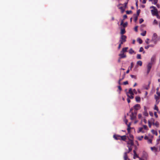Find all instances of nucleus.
<instances>
[{
	"mask_svg": "<svg viewBox=\"0 0 160 160\" xmlns=\"http://www.w3.org/2000/svg\"><path fill=\"white\" fill-rule=\"evenodd\" d=\"M156 60V56L155 55H153L151 58V63L153 64Z\"/></svg>",
	"mask_w": 160,
	"mask_h": 160,
	"instance_id": "f8f14e48",
	"label": "nucleus"
},
{
	"mask_svg": "<svg viewBox=\"0 0 160 160\" xmlns=\"http://www.w3.org/2000/svg\"><path fill=\"white\" fill-rule=\"evenodd\" d=\"M144 139H145V140H148V138L147 136H145L144 137Z\"/></svg>",
	"mask_w": 160,
	"mask_h": 160,
	"instance_id": "69168bd1",
	"label": "nucleus"
},
{
	"mask_svg": "<svg viewBox=\"0 0 160 160\" xmlns=\"http://www.w3.org/2000/svg\"><path fill=\"white\" fill-rule=\"evenodd\" d=\"M146 33V31H145L144 32H143L141 33V35L142 36H145Z\"/></svg>",
	"mask_w": 160,
	"mask_h": 160,
	"instance_id": "2f4dec72",
	"label": "nucleus"
},
{
	"mask_svg": "<svg viewBox=\"0 0 160 160\" xmlns=\"http://www.w3.org/2000/svg\"><path fill=\"white\" fill-rule=\"evenodd\" d=\"M124 78V77H123V78H122V79H120L118 81V84H119V85H120L121 84V81Z\"/></svg>",
	"mask_w": 160,
	"mask_h": 160,
	"instance_id": "58836bf2",
	"label": "nucleus"
},
{
	"mask_svg": "<svg viewBox=\"0 0 160 160\" xmlns=\"http://www.w3.org/2000/svg\"><path fill=\"white\" fill-rule=\"evenodd\" d=\"M150 8H153V9H157L156 8V7L154 6H152L151 7H150Z\"/></svg>",
	"mask_w": 160,
	"mask_h": 160,
	"instance_id": "5fc2aeb1",
	"label": "nucleus"
},
{
	"mask_svg": "<svg viewBox=\"0 0 160 160\" xmlns=\"http://www.w3.org/2000/svg\"><path fill=\"white\" fill-rule=\"evenodd\" d=\"M138 26H136L135 27V30L137 32L138 31Z\"/></svg>",
	"mask_w": 160,
	"mask_h": 160,
	"instance_id": "338daca9",
	"label": "nucleus"
},
{
	"mask_svg": "<svg viewBox=\"0 0 160 160\" xmlns=\"http://www.w3.org/2000/svg\"><path fill=\"white\" fill-rule=\"evenodd\" d=\"M119 9L121 10V12L122 13H123L124 12L125 8L124 7H121L119 8Z\"/></svg>",
	"mask_w": 160,
	"mask_h": 160,
	"instance_id": "f3484780",
	"label": "nucleus"
},
{
	"mask_svg": "<svg viewBox=\"0 0 160 160\" xmlns=\"http://www.w3.org/2000/svg\"><path fill=\"white\" fill-rule=\"evenodd\" d=\"M123 83L124 85H127L128 84V81H126L125 82H123Z\"/></svg>",
	"mask_w": 160,
	"mask_h": 160,
	"instance_id": "3c124183",
	"label": "nucleus"
},
{
	"mask_svg": "<svg viewBox=\"0 0 160 160\" xmlns=\"http://www.w3.org/2000/svg\"><path fill=\"white\" fill-rule=\"evenodd\" d=\"M132 12V11L131 10L130 11H126V13L127 14H130V13H131Z\"/></svg>",
	"mask_w": 160,
	"mask_h": 160,
	"instance_id": "4c0bfd02",
	"label": "nucleus"
},
{
	"mask_svg": "<svg viewBox=\"0 0 160 160\" xmlns=\"http://www.w3.org/2000/svg\"><path fill=\"white\" fill-rule=\"evenodd\" d=\"M136 158H139V157L137 153L134 154L133 155V158L135 159Z\"/></svg>",
	"mask_w": 160,
	"mask_h": 160,
	"instance_id": "c85d7f7f",
	"label": "nucleus"
},
{
	"mask_svg": "<svg viewBox=\"0 0 160 160\" xmlns=\"http://www.w3.org/2000/svg\"><path fill=\"white\" fill-rule=\"evenodd\" d=\"M138 41L139 42L140 44H141L142 42V41L141 39L140 38H138Z\"/></svg>",
	"mask_w": 160,
	"mask_h": 160,
	"instance_id": "bb28decb",
	"label": "nucleus"
},
{
	"mask_svg": "<svg viewBox=\"0 0 160 160\" xmlns=\"http://www.w3.org/2000/svg\"><path fill=\"white\" fill-rule=\"evenodd\" d=\"M133 96V95H131L130 96H129V95H128V94L127 95V96H128V98H130L131 99L133 98L134 97Z\"/></svg>",
	"mask_w": 160,
	"mask_h": 160,
	"instance_id": "a878e982",
	"label": "nucleus"
},
{
	"mask_svg": "<svg viewBox=\"0 0 160 160\" xmlns=\"http://www.w3.org/2000/svg\"><path fill=\"white\" fill-rule=\"evenodd\" d=\"M136 101L137 102H139L140 101L141 98L139 97H136L135 98Z\"/></svg>",
	"mask_w": 160,
	"mask_h": 160,
	"instance_id": "a211bd4d",
	"label": "nucleus"
},
{
	"mask_svg": "<svg viewBox=\"0 0 160 160\" xmlns=\"http://www.w3.org/2000/svg\"><path fill=\"white\" fill-rule=\"evenodd\" d=\"M137 64L138 65L142 66V62L141 61H138L137 62Z\"/></svg>",
	"mask_w": 160,
	"mask_h": 160,
	"instance_id": "5701e85b",
	"label": "nucleus"
},
{
	"mask_svg": "<svg viewBox=\"0 0 160 160\" xmlns=\"http://www.w3.org/2000/svg\"><path fill=\"white\" fill-rule=\"evenodd\" d=\"M143 51V48L142 47H141L140 48L139 52H142Z\"/></svg>",
	"mask_w": 160,
	"mask_h": 160,
	"instance_id": "c03bdc74",
	"label": "nucleus"
},
{
	"mask_svg": "<svg viewBox=\"0 0 160 160\" xmlns=\"http://www.w3.org/2000/svg\"><path fill=\"white\" fill-rule=\"evenodd\" d=\"M122 44H121V42L118 45V49H120V48H121V45Z\"/></svg>",
	"mask_w": 160,
	"mask_h": 160,
	"instance_id": "4d7b16f0",
	"label": "nucleus"
},
{
	"mask_svg": "<svg viewBox=\"0 0 160 160\" xmlns=\"http://www.w3.org/2000/svg\"><path fill=\"white\" fill-rule=\"evenodd\" d=\"M124 121H125V124L128 125L127 124V123L128 122V120L127 119H125L124 120Z\"/></svg>",
	"mask_w": 160,
	"mask_h": 160,
	"instance_id": "680f3d73",
	"label": "nucleus"
},
{
	"mask_svg": "<svg viewBox=\"0 0 160 160\" xmlns=\"http://www.w3.org/2000/svg\"><path fill=\"white\" fill-rule=\"evenodd\" d=\"M127 144L128 145H129L132 147L134 145V143L132 140H131L129 138L128 141H127Z\"/></svg>",
	"mask_w": 160,
	"mask_h": 160,
	"instance_id": "0eeeda50",
	"label": "nucleus"
},
{
	"mask_svg": "<svg viewBox=\"0 0 160 160\" xmlns=\"http://www.w3.org/2000/svg\"><path fill=\"white\" fill-rule=\"evenodd\" d=\"M154 23H155L157 24H158V22L156 20H154L153 22Z\"/></svg>",
	"mask_w": 160,
	"mask_h": 160,
	"instance_id": "052dcab7",
	"label": "nucleus"
},
{
	"mask_svg": "<svg viewBox=\"0 0 160 160\" xmlns=\"http://www.w3.org/2000/svg\"><path fill=\"white\" fill-rule=\"evenodd\" d=\"M140 9L138 10L137 11V15L136 16H138L140 13Z\"/></svg>",
	"mask_w": 160,
	"mask_h": 160,
	"instance_id": "72a5a7b5",
	"label": "nucleus"
},
{
	"mask_svg": "<svg viewBox=\"0 0 160 160\" xmlns=\"http://www.w3.org/2000/svg\"><path fill=\"white\" fill-rule=\"evenodd\" d=\"M153 3L156 4L158 2V0H153Z\"/></svg>",
	"mask_w": 160,
	"mask_h": 160,
	"instance_id": "a18cd8bd",
	"label": "nucleus"
},
{
	"mask_svg": "<svg viewBox=\"0 0 160 160\" xmlns=\"http://www.w3.org/2000/svg\"><path fill=\"white\" fill-rule=\"evenodd\" d=\"M137 59H141V55L140 54H138L137 56Z\"/></svg>",
	"mask_w": 160,
	"mask_h": 160,
	"instance_id": "cd10ccee",
	"label": "nucleus"
},
{
	"mask_svg": "<svg viewBox=\"0 0 160 160\" xmlns=\"http://www.w3.org/2000/svg\"><path fill=\"white\" fill-rule=\"evenodd\" d=\"M127 18V16L126 15H125L123 16V20H124Z\"/></svg>",
	"mask_w": 160,
	"mask_h": 160,
	"instance_id": "8fccbe9b",
	"label": "nucleus"
},
{
	"mask_svg": "<svg viewBox=\"0 0 160 160\" xmlns=\"http://www.w3.org/2000/svg\"><path fill=\"white\" fill-rule=\"evenodd\" d=\"M137 113V112L136 111H135L134 113L132 112L131 114L130 115V118L132 120H133L135 119L136 118Z\"/></svg>",
	"mask_w": 160,
	"mask_h": 160,
	"instance_id": "6e6552de",
	"label": "nucleus"
},
{
	"mask_svg": "<svg viewBox=\"0 0 160 160\" xmlns=\"http://www.w3.org/2000/svg\"><path fill=\"white\" fill-rule=\"evenodd\" d=\"M131 77L132 78H134L135 79H136V76L131 75H130Z\"/></svg>",
	"mask_w": 160,
	"mask_h": 160,
	"instance_id": "79ce46f5",
	"label": "nucleus"
},
{
	"mask_svg": "<svg viewBox=\"0 0 160 160\" xmlns=\"http://www.w3.org/2000/svg\"><path fill=\"white\" fill-rule=\"evenodd\" d=\"M144 115L146 116H148V113L147 111H144Z\"/></svg>",
	"mask_w": 160,
	"mask_h": 160,
	"instance_id": "473e14b6",
	"label": "nucleus"
},
{
	"mask_svg": "<svg viewBox=\"0 0 160 160\" xmlns=\"http://www.w3.org/2000/svg\"><path fill=\"white\" fill-rule=\"evenodd\" d=\"M133 62H132L131 63V68H130V69H131L133 67Z\"/></svg>",
	"mask_w": 160,
	"mask_h": 160,
	"instance_id": "864d4df0",
	"label": "nucleus"
},
{
	"mask_svg": "<svg viewBox=\"0 0 160 160\" xmlns=\"http://www.w3.org/2000/svg\"><path fill=\"white\" fill-rule=\"evenodd\" d=\"M138 118H141L142 117V115L141 114H139L138 115Z\"/></svg>",
	"mask_w": 160,
	"mask_h": 160,
	"instance_id": "6e6d98bb",
	"label": "nucleus"
},
{
	"mask_svg": "<svg viewBox=\"0 0 160 160\" xmlns=\"http://www.w3.org/2000/svg\"><path fill=\"white\" fill-rule=\"evenodd\" d=\"M149 40V39H148V38H147V39L146 40V41H145V42H146V43L147 44H149V42H148Z\"/></svg>",
	"mask_w": 160,
	"mask_h": 160,
	"instance_id": "09e8293b",
	"label": "nucleus"
},
{
	"mask_svg": "<svg viewBox=\"0 0 160 160\" xmlns=\"http://www.w3.org/2000/svg\"><path fill=\"white\" fill-rule=\"evenodd\" d=\"M143 138V136H141L140 137H138V139L139 140H142V139Z\"/></svg>",
	"mask_w": 160,
	"mask_h": 160,
	"instance_id": "7c9ffc66",
	"label": "nucleus"
},
{
	"mask_svg": "<svg viewBox=\"0 0 160 160\" xmlns=\"http://www.w3.org/2000/svg\"><path fill=\"white\" fill-rule=\"evenodd\" d=\"M150 82H149V84H148V86H147L145 88V89H146V90H148V89H149V85H150Z\"/></svg>",
	"mask_w": 160,
	"mask_h": 160,
	"instance_id": "c9c22d12",
	"label": "nucleus"
},
{
	"mask_svg": "<svg viewBox=\"0 0 160 160\" xmlns=\"http://www.w3.org/2000/svg\"><path fill=\"white\" fill-rule=\"evenodd\" d=\"M130 125H131V124L130 123H129L127 125H128V128H127V130L128 131V133H129L130 132V129H131V127L130 126Z\"/></svg>",
	"mask_w": 160,
	"mask_h": 160,
	"instance_id": "dca6fc26",
	"label": "nucleus"
},
{
	"mask_svg": "<svg viewBox=\"0 0 160 160\" xmlns=\"http://www.w3.org/2000/svg\"><path fill=\"white\" fill-rule=\"evenodd\" d=\"M143 128H140L139 129V132H141L142 131V129H143Z\"/></svg>",
	"mask_w": 160,
	"mask_h": 160,
	"instance_id": "e2e57ef3",
	"label": "nucleus"
},
{
	"mask_svg": "<svg viewBox=\"0 0 160 160\" xmlns=\"http://www.w3.org/2000/svg\"><path fill=\"white\" fill-rule=\"evenodd\" d=\"M129 52L130 54H132L134 52V51L132 48H131L129 51Z\"/></svg>",
	"mask_w": 160,
	"mask_h": 160,
	"instance_id": "393cba45",
	"label": "nucleus"
},
{
	"mask_svg": "<svg viewBox=\"0 0 160 160\" xmlns=\"http://www.w3.org/2000/svg\"><path fill=\"white\" fill-rule=\"evenodd\" d=\"M151 149L152 151H155V152H157L158 150V149L155 147H151Z\"/></svg>",
	"mask_w": 160,
	"mask_h": 160,
	"instance_id": "6ab92c4d",
	"label": "nucleus"
},
{
	"mask_svg": "<svg viewBox=\"0 0 160 160\" xmlns=\"http://www.w3.org/2000/svg\"><path fill=\"white\" fill-rule=\"evenodd\" d=\"M148 143H152V140L151 139H148Z\"/></svg>",
	"mask_w": 160,
	"mask_h": 160,
	"instance_id": "49530a36",
	"label": "nucleus"
},
{
	"mask_svg": "<svg viewBox=\"0 0 160 160\" xmlns=\"http://www.w3.org/2000/svg\"><path fill=\"white\" fill-rule=\"evenodd\" d=\"M159 97H159L158 96H157L156 95H155V99L157 101L158 99H159Z\"/></svg>",
	"mask_w": 160,
	"mask_h": 160,
	"instance_id": "a19ab883",
	"label": "nucleus"
},
{
	"mask_svg": "<svg viewBox=\"0 0 160 160\" xmlns=\"http://www.w3.org/2000/svg\"><path fill=\"white\" fill-rule=\"evenodd\" d=\"M128 3V2H125L124 3V8H126V7H127V5Z\"/></svg>",
	"mask_w": 160,
	"mask_h": 160,
	"instance_id": "de8ad7c7",
	"label": "nucleus"
},
{
	"mask_svg": "<svg viewBox=\"0 0 160 160\" xmlns=\"http://www.w3.org/2000/svg\"><path fill=\"white\" fill-rule=\"evenodd\" d=\"M128 49V47H125L123 48L122 49V50L120 52L124 53V52H125L127 51V50Z\"/></svg>",
	"mask_w": 160,
	"mask_h": 160,
	"instance_id": "4468645a",
	"label": "nucleus"
},
{
	"mask_svg": "<svg viewBox=\"0 0 160 160\" xmlns=\"http://www.w3.org/2000/svg\"><path fill=\"white\" fill-rule=\"evenodd\" d=\"M152 40L156 44L159 40L158 35L156 33H154L152 38Z\"/></svg>",
	"mask_w": 160,
	"mask_h": 160,
	"instance_id": "7ed1b4c3",
	"label": "nucleus"
},
{
	"mask_svg": "<svg viewBox=\"0 0 160 160\" xmlns=\"http://www.w3.org/2000/svg\"><path fill=\"white\" fill-rule=\"evenodd\" d=\"M119 56H120V58H123L126 57V55L123 53L120 52L119 54Z\"/></svg>",
	"mask_w": 160,
	"mask_h": 160,
	"instance_id": "9b49d317",
	"label": "nucleus"
},
{
	"mask_svg": "<svg viewBox=\"0 0 160 160\" xmlns=\"http://www.w3.org/2000/svg\"><path fill=\"white\" fill-rule=\"evenodd\" d=\"M134 15L135 16L134 17V21L135 22H136L138 18V16H136V15L134 14Z\"/></svg>",
	"mask_w": 160,
	"mask_h": 160,
	"instance_id": "c756f323",
	"label": "nucleus"
},
{
	"mask_svg": "<svg viewBox=\"0 0 160 160\" xmlns=\"http://www.w3.org/2000/svg\"><path fill=\"white\" fill-rule=\"evenodd\" d=\"M120 136H121L120 135L115 134L113 135V137L116 140H120Z\"/></svg>",
	"mask_w": 160,
	"mask_h": 160,
	"instance_id": "9d476101",
	"label": "nucleus"
},
{
	"mask_svg": "<svg viewBox=\"0 0 160 160\" xmlns=\"http://www.w3.org/2000/svg\"><path fill=\"white\" fill-rule=\"evenodd\" d=\"M127 37L124 35H122L119 40L121 44H123L126 41Z\"/></svg>",
	"mask_w": 160,
	"mask_h": 160,
	"instance_id": "f03ea898",
	"label": "nucleus"
},
{
	"mask_svg": "<svg viewBox=\"0 0 160 160\" xmlns=\"http://www.w3.org/2000/svg\"><path fill=\"white\" fill-rule=\"evenodd\" d=\"M154 120L153 118H152L151 122H152V124L153 125L157 127L158 128L159 126V123L158 121H156L155 123L154 122Z\"/></svg>",
	"mask_w": 160,
	"mask_h": 160,
	"instance_id": "423d86ee",
	"label": "nucleus"
},
{
	"mask_svg": "<svg viewBox=\"0 0 160 160\" xmlns=\"http://www.w3.org/2000/svg\"><path fill=\"white\" fill-rule=\"evenodd\" d=\"M127 101L128 103H129L130 102V99L129 98H128L127 99Z\"/></svg>",
	"mask_w": 160,
	"mask_h": 160,
	"instance_id": "0e129e2a",
	"label": "nucleus"
},
{
	"mask_svg": "<svg viewBox=\"0 0 160 160\" xmlns=\"http://www.w3.org/2000/svg\"><path fill=\"white\" fill-rule=\"evenodd\" d=\"M151 12L153 16H156L157 17H158V12L157 9L151 10Z\"/></svg>",
	"mask_w": 160,
	"mask_h": 160,
	"instance_id": "20e7f679",
	"label": "nucleus"
},
{
	"mask_svg": "<svg viewBox=\"0 0 160 160\" xmlns=\"http://www.w3.org/2000/svg\"><path fill=\"white\" fill-rule=\"evenodd\" d=\"M127 25L128 23L127 22L123 23V20H121V23L120 24L121 25H122L123 27L125 28L127 26Z\"/></svg>",
	"mask_w": 160,
	"mask_h": 160,
	"instance_id": "ddd939ff",
	"label": "nucleus"
},
{
	"mask_svg": "<svg viewBox=\"0 0 160 160\" xmlns=\"http://www.w3.org/2000/svg\"><path fill=\"white\" fill-rule=\"evenodd\" d=\"M126 139V135H123L120 136V140L125 141Z\"/></svg>",
	"mask_w": 160,
	"mask_h": 160,
	"instance_id": "2eb2a0df",
	"label": "nucleus"
},
{
	"mask_svg": "<svg viewBox=\"0 0 160 160\" xmlns=\"http://www.w3.org/2000/svg\"><path fill=\"white\" fill-rule=\"evenodd\" d=\"M118 88L119 89V90L120 91H121L122 90V88H121V87L120 86H118Z\"/></svg>",
	"mask_w": 160,
	"mask_h": 160,
	"instance_id": "13d9d810",
	"label": "nucleus"
},
{
	"mask_svg": "<svg viewBox=\"0 0 160 160\" xmlns=\"http://www.w3.org/2000/svg\"><path fill=\"white\" fill-rule=\"evenodd\" d=\"M154 109L157 110V111H158V108L156 105H155Z\"/></svg>",
	"mask_w": 160,
	"mask_h": 160,
	"instance_id": "f704fd0d",
	"label": "nucleus"
},
{
	"mask_svg": "<svg viewBox=\"0 0 160 160\" xmlns=\"http://www.w3.org/2000/svg\"><path fill=\"white\" fill-rule=\"evenodd\" d=\"M128 139L129 138L130 139L132 140L133 138V135L131 134H129V136L128 137Z\"/></svg>",
	"mask_w": 160,
	"mask_h": 160,
	"instance_id": "b1692460",
	"label": "nucleus"
},
{
	"mask_svg": "<svg viewBox=\"0 0 160 160\" xmlns=\"http://www.w3.org/2000/svg\"><path fill=\"white\" fill-rule=\"evenodd\" d=\"M154 115L155 116L156 118H157L158 117V115L157 114L156 112H154Z\"/></svg>",
	"mask_w": 160,
	"mask_h": 160,
	"instance_id": "603ef678",
	"label": "nucleus"
},
{
	"mask_svg": "<svg viewBox=\"0 0 160 160\" xmlns=\"http://www.w3.org/2000/svg\"><path fill=\"white\" fill-rule=\"evenodd\" d=\"M140 108V105L139 104H137L133 107L134 109L136 110H139Z\"/></svg>",
	"mask_w": 160,
	"mask_h": 160,
	"instance_id": "1a4fd4ad",
	"label": "nucleus"
},
{
	"mask_svg": "<svg viewBox=\"0 0 160 160\" xmlns=\"http://www.w3.org/2000/svg\"><path fill=\"white\" fill-rule=\"evenodd\" d=\"M152 132L153 134H155L156 136L158 135V132H157L154 130H152L151 131Z\"/></svg>",
	"mask_w": 160,
	"mask_h": 160,
	"instance_id": "412c9836",
	"label": "nucleus"
},
{
	"mask_svg": "<svg viewBox=\"0 0 160 160\" xmlns=\"http://www.w3.org/2000/svg\"><path fill=\"white\" fill-rule=\"evenodd\" d=\"M143 21H144V20L142 18H141V19H140V20H139V23H142L143 22Z\"/></svg>",
	"mask_w": 160,
	"mask_h": 160,
	"instance_id": "37998d69",
	"label": "nucleus"
},
{
	"mask_svg": "<svg viewBox=\"0 0 160 160\" xmlns=\"http://www.w3.org/2000/svg\"><path fill=\"white\" fill-rule=\"evenodd\" d=\"M126 32L125 29H122L121 30V34L122 35L124 34Z\"/></svg>",
	"mask_w": 160,
	"mask_h": 160,
	"instance_id": "4be33fe9",
	"label": "nucleus"
},
{
	"mask_svg": "<svg viewBox=\"0 0 160 160\" xmlns=\"http://www.w3.org/2000/svg\"><path fill=\"white\" fill-rule=\"evenodd\" d=\"M148 126L150 128L151 127L152 124L150 121H148Z\"/></svg>",
	"mask_w": 160,
	"mask_h": 160,
	"instance_id": "e433bc0d",
	"label": "nucleus"
},
{
	"mask_svg": "<svg viewBox=\"0 0 160 160\" xmlns=\"http://www.w3.org/2000/svg\"><path fill=\"white\" fill-rule=\"evenodd\" d=\"M128 93H130L131 95H134L133 92L132 91V89L130 88L129 90Z\"/></svg>",
	"mask_w": 160,
	"mask_h": 160,
	"instance_id": "aec40b11",
	"label": "nucleus"
},
{
	"mask_svg": "<svg viewBox=\"0 0 160 160\" xmlns=\"http://www.w3.org/2000/svg\"><path fill=\"white\" fill-rule=\"evenodd\" d=\"M127 147L128 148V152H124V160H126V159H128V160H129V159L128 158L127 154L129 153L130 152H131L132 150V147H131V146L129 145H127Z\"/></svg>",
	"mask_w": 160,
	"mask_h": 160,
	"instance_id": "f257e3e1",
	"label": "nucleus"
},
{
	"mask_svg": "<svg viewBox=\"0 0 160 160\" xmlns=\"http://www.w3.org/2000/svg\"><path fill=\"white\" fill-rule=\"evenodd\" d=\"M150 47V46H149V45H148L147 46H146V47H145V49H148V48H149V47Z\"/></svg>",
	"mask_w": 160,
	"mask_h": 160,
	"instance_id": "774afa93",
	"label": "nucleus"
},
{
	"mask_svg": "<svg viewBox=\"0 0 160 160\" xmlns=\"http://www.w3.org/2000/svg\"><path fill=\"white\" fill-rule=\"evenodd\" d=\"M152 64L151 63H149L147 65V74L149 73V72L151 70V69L152 68Z\"/></svg>",
	"mask_w": 160,
	"mask_h": 160,
	"instance_id": "39448f33",
	"label": "nucleus"
},
{
	"mask_svg": "<svg viewBox=\"0 0 160 160\" xmlns=\"http://www.w3.org/2000/svg\"><path fill=\"white\" fill-rule=\"evenodd\" d=\"M143 128H144V129L146 130L148 129L146 125H143Z\"/></svg>",
	"mask_w": 160,
	"mask_h": 160,
	"instance_id": "ea45409f",
	"label": "nucleus"
},
{
	"mask_svg": "<svg viewBox=\"0 0 160 160\" xmlns=\"http://www.w3.org/2000/svg\"><path fill=\"white\" fill-rule=\"evenodd\" d=\"M157 94L158 95V96L160 97V92L157 91Z\"/></svg>",
	"mask_w": 160,
	"mask_h": 160,
	"instance_id": "bf43d9fd",
	"label": "nucleus"
}]
</instances>
